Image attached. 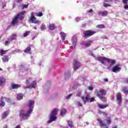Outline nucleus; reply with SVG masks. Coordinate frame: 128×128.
I'll return each mask as SVG.
<instances>
[{"mask_svg":"<svg viewBox=\"0 0 128 128\" xmlns=\"http://www.w3.org/2000/svg\"><path fill=\"white\" fill-rule=\"evenodd\" d=\"M96 28H106V26H104V24H101L98 25L96 26Z\"/></svg>","mask_w":128,"mask_h":128,"instance_id":"473e14b6","label":"nucleus"},{"mask_svg":"<svg viewBox=\"0 0 128 128\" xmlns=\"http://www.w3.org/2000/svg\"><path fill=\"white\" fill-rule=\"evenodd\" d=\"M38 65L40 66H42V63H39Z\"/></svg>","mask_w":128,"mask_h":128,"instance_id":"bf43d9fd","label":"nucleus"},{"mask_svg":"<svg viewBox=\"0 0 128 128\" xmlns=\"http://www.w3.org/2000/svg\"><path fill=\"white\" fill-rule=\"evenodd\" d=\"M30 34V31H26L24 34V38H26Z\"/></svg>","mask_w":128,"mask_h":128,"instance_id":"72a5a7b5","label":"nucleus"},{"mask_svg":"<svg viewBox=\"0 0 128 128\" xmlns=\"http://www.w3.org/2000/svg\"><path fill=\"white\" fill-rule=\"evenodd\" d=\"M20 87V85L18 84H12L11 85V88L12 90H15L16 88H18Z\"/></svg>","mask_w":128,"mask_h":128,"instance_id":"4be33fe9","label":"nucleus"},{"mask_svg":"<svg viewBox=\"0 0 128 128\" xmlns=\"http://www.w3.org/2000/svg\"><path fill=\"white\" fill-rule=\"evenodd\" d=\"M6 54V50H0V56H4Z\"/></svg>","mask_w":128,"mask_h":128,"instance_id":"7c9ffc66","label":"nucleus"},{"mask_svg":"<svg viewBox=\"0 0 128 128\" xmlns=\"http://www.w3.org/2000/svg\"><path fill=\"white\" fill-rule=\"evenodd\" d=\"M125 102L126 104H128V100H126Z\"/></svg>","mask_w":128,"mask_h":128,"instance_id":"6e6d98bb","label":"nucleus"},{"mask_svg":"<svg viewBox=\"0 0 128 128\" xmlns=\"http://www.w3.org/2000/svg\"><path fill=\"white\" fill-rule=\"evenodd\" d=\"M44 92H48V89H47L46 90H44Z\"/></svg>","mask_w":128,"mask_h":128,"instance_id":"5fc2aeb1","label":"nucleus"},{"mask_svg":"<svg viewBox=\"0 0 128 128\" xmlns=\"http://www.w3.org/2000/svg\"><path fill=\"white\" fill-rule=\"evenodd\" d=\"M126 84H128V80L125 82Z\"/></svg>","mask_w":128,"mask_h":128,"instance_id":"052dcab7","label":"nucleus"},{"mask_svg":"<svg viewBox=\"0 0 128 128\" xmlns=\"http://www.w3.org/2000/svg\"><path fill=\"white\" fill-rule=\"evenodd\" d=\"M10 60L8 56H6L2 58V60L4 62H8Z\"/></svg>","mask_w":128,"mask_h":128,"instance_id":"aec40b11","label":"nucleus"},{"mask_svg":"<svg viewBox=\"0 0 128 128\" xmlns=\"http://www.w3.org/2000/svg\"><path fill=\"white\" fill-rule=\"evenodd\" d=\"M60 34L61 38H62V40L63 42H64V40H66V35L64 32H61L60 33Z\"/></svg>","mask_w":128,"mask_h":128,"instance_id":"b1692460","label":"nucleus"},{"mask_svg":"<svg viewBox=\"0 0 128 128\" xmlns=\"http://www.w3.org/2000/svg\"><path fill=\"white\" fill-rule=\"evenodd\" d=\"M96 94L97 96H98L100 100H102V102H106V99L104 97V96L106 94V90L104 89H100L96 91Z\"/></svg>","mask_w":128,"mask_h":128,"instance_id":"7ed1b4c3","label":"nucleus"},{"mask_svg":"<svg viewBox=\"0 0 128 128\" xmlns=\"http://www.w3.org/2000/svg\"><path fill=\"white\" fill-rule=\"evenodd\" d=\"M68 126H70V128H72L74 125H72V121H68Z\"/></svg>","mask_w":128,"mask_h":128,"instance_id":"c9c22d12","label":"nucleus"},{"mask_svg":"<svg viewBox=\"0 0 128 128\" xmlns=\"http://www.w3.org/2000/svg\"><path fill=\"white\" fill-rule=\"evenodd\" d=\"M37 16H44V14L42 12H40L38 13H36Z\"/></svg>","mask_w":128,"mask_h":128,"instance_id":"4c0bfd02","label":"nucleus"},{"mask_svg":"<svg viewBox=\"0 0 128 128\" xmlns=\"http://www.w3.org/2000/svg\"><path fill=\"white\" fill-rule=\"evenodd\" d=\"M18 24V17L15 16L12 22L11 26H14Z\"/></svg>","mask_w":128,"mask_h":128,"instance_id":"2eb2a0df","label":"nucleus"},{"mask_svg":"<svg viewBox=\"0 0 128 128\" xmlns=\"http://www.w3.org/2000/svg\"><path fill=\"white\" fill-rule=\"evenodd\" d=\"M80 63L76 60H74V70H78V68H80Z\"/></svg>","mask_w":128,"mask_h":128,"instance_id":"9d476101","label":"nucleus"},{"mask_svg":"<svg viewBox=\"0 0 128 128\" xmlns=\"http://www.w3.org/2000/svg\"><path fill=\"white\" fill-rule=\"evenodd\" d=\"M72 94H70L66 97V100H70V98H72Z\"/></svg>","mask_w":128,"mask_h":128,"instance_id":"58836bf2","label":"nucleus"},{"mask_svg":"<svg viewBox=\"0 0 128 128\" xmlns=\"http://www.w3.org/2000/svg\"><path fill=\"white\" fill-rule=\"evenodd\" d=\"M124 10H128V3L124 4Z\"/></svg>","mask_w":128,"mask_h":128,"instance_id":"a19ab883","label":"nucleus"},{"mask_svg":"<svg viewBox=\"0 0 128 128\" xmlns=\"http://www.w3.org/2000/svg\"><path fill=\"white\" fill-rule=\"evenodd\" d=\"M96 31H93V30H86L84 32V37L86 38H90V36H94V34H96Z\"/></svg>","mask_w":128,"mask_h":128,"instance_id":"0eeeda50","label":"nucleus"},{"mask_svg":"<svg viewBox=\"0 0 128 128\" xmlns=\"http://www.w3.org/2000/svg\"><path fill=\"white\" fill-rule=\"evenodd\" d=\"M122 92L124 94H128V90L127 87H125L122 88Z\"/></svg>","mask_w":128,"mask_h":128,"instance_id":"f704fd0d","label":"nucleus"},{"mask_svg":"<svg viewBox=\"0 0 128 128\" xmlns=\"http://www.w3.org/2000/svg\"><path fill=\"white\" fill-rule=\"evenodd\" d=\"M64 76L66 80H68L70 78V71L66 72Z\"/></svg>","mask_w":128,"mask_h":128,"instance_id":"412c9836","label":"nucleus"},{"mask_svg":"<svg viewBox=\"0 0 128 128\" xmlns=\"http://www.w3.org/2000/svg\"><path fill=\"white\" fill-rule=\"evenodd\" d=\"M16 99L18 100H21L24 98V94H16Z\"/></svg>","mask_w":128,"mask_h":128,"instance_id":"a211bd4d","label":"nucleus"},{"mask_svg":"<svg viewBox=\"0 0 128 128\" xmlns=\"http://www.w3.org/2000/svg\"><path fill=\"white\" fill-rule=\"evenodd\" d=\"M77 105L79 106H82V104L80 102H77Z\"/></svg>","mask_w":128,"mask_h":128,"instance_id":"c03bdc74","label":"nucleus"},{"mask_svg":"<svg viewBox=\"0 0 128 128\" xmlns=\"http://www.w3.org/2000/svg\"><path fill=\"white\" fill-rule=\"evenodd\" d=\"M30 47H28L25 50H24V52L26 54H30Z\"/></svg>","mask_w":128,"mask_h":128,"instance_id":"2f4dec72","label":"nucleus"},{"mask_svg":"<svg viewBox=\"0 0 128 128\" xmlns=\"http://www.w3.org/2000/svg\"><path fill=\"white\" fill-rule=\"evenodd\" d=\"M72 46L71 48L72 50H74L76 48V36H73L72 38Z\"/></svg>","mask_w":128,"mask_h":128,"instance_id":"9b49d317","label":"nucleus"},{"mask_svg":"<svg viewBox=\"0 0 128 128\" xmlns=\"http://www.w3.org/2000/svg\"><path fill=\"white\" fill-rule=\"evenodd\" d=\"M97 120L100 124V126L101 128H108V127L104 123V121L98 118L97 119Z\"/></svg>","mask_w":128,"mask_h":128,"instance_id":"f8f14e48","label":"nucleus"},{"mask_svg":"<svg viewBox=\"0 0 128 128\" xmlns=\"http://www.w3.org/2000/svg\"><path fill=\"white\" fill-rule=\"evenodd\" d=\"M10 44V41H6L5 42V45L6 46H8Z\"/></svg>","mask_w":128,"mask_h":128,"instance_id":"de8ad7c7","label":"nucleus"},{"mask_svg":"<svg viewBox=\"0 0 128 128\" xmlns=\"http://www.w3.org/2000/svg\"><path fill=\"white\" fill-rule=\"evenodd\" d=\"M48 28L50 30H52L56 28V26H54V24H50L48 26Z\"/></svg>","mask_w":128,"mask_h":128,"instance_id":"a878e982","label":"nucleus"},{"mask_svg":"<svg viewBox=\"0 0 128 128\" xmlns=\"http://www.w3.org/2000/svg\"><path fill=\"white\" fill-rule=\"evenodd\" d=\"M86 124H88V122H86Z\"/></svg>","mask_w":128,"mask_h":128,"instance_id":"774afa93","label":"nucleus"},{"mask_svg":"<svg viewBox=\"0 0 128 128\" xmlns=\"http://www.w3.org/2000/svg\"><path fill=\"white\" fill-rule=\"evenodd\" d=\"M58 110H60L58 108H54L50 114V120L48 122V124H50V122H54L56 120V114H58Z\"/></svg>","mask_w":128,"mask_h":128,"instance_id":"39448f33","label":"nucleus"},{"mask_svg":"<svg viewBox=\"0 0 128 128\" xmlns=\"http://www.w3.org/2000/svg\"><path fill=\"white\" fill-rule=\"evenodd\" d=\"M34 30H36V27H34Z\"/></svg>","mask_w":128,"mask_h":128,"instance_id":"69168bd1","label":"nucleus"},{"mask_svg":"<svg viewBox=\"0 0 128 128\" xmlns=\"http://www.w3.org/2000/svg\"><path fill=\"white\" fill-rule=\"evenodd\" d=\"M124 4H128V0H122Z\"/></svg>","mask_w":128,"mask_h":128,"instance_id":"8fccbe9b","label":"nucleus"},{"mask_svg":"<svg viewBox=\"0 0 128 128\" xmlns=\"http://www.w3.org/2000/svg\"><path fill=\"white\" fill-rule=\"evenodd\" d=\"M90 56H93V58H95V60H98L102 64H104V62H108V64H111L110 65V68L112 67V64H116V60H114L112 59H110L106 57H101V56L96 57L94 54L92 52H90Z\"/></svg>","mask_w":128,"mask_h":128,"instance_id":"f03ea898","label":"nucleus"},{"mask_svg":"<svg viewBox=\"0 0 128 128\" xmlns=\"http://www.w3.org/2000/svg\"><path fill=\"white\" fill-rule=\"evenodd\" d=\"M4 128H8V126H6Z\"/></svg>","mask_w":128,"mask_h":128,"instance_id":"680f3d73","label":"nucleus"},{"mask_svg":"<svg viewBox=\"0 0 128 128\" xmlns=\"http://www.w3.org/2000/svg\"><path fill=\"white\" fill-rule=\"evenodd\" d=\"M77 96H80V93H78V94H77Z\"/></svg>","mask_w":128,"mask_h":128,"instance_id":"4d7b16f0","label":"nucleus"},{"mask_svg":"<svg viewBox=\"0 0 128 128\" xmlns=\"http://www.w3.org/2000/svg\"><path fill=\"white\" fill-rule=\"evenodd\" d=\"M98 12L99 16H106L108 14V12L106 10L98 11Z\"/></svg>","mask_w":128,"mask_h":128,"instance_id":"dca6fc26","label":"nucleus"},{"mask_svg":"<svg viewBox=\"0 0 128 128\" xmlns=\"http://www.w3.org/2000/svg\"><path fill=\"white\" fill-rule=\"evenodd\" d=\"M112 128H118L116 126H114Z\"/></svg>","mask_w":128,"mask_h":128,"instance_id":"0e129e2a","label":"nucleus"},{"mask_svg":"<svg viewBox=\"0 0 128 128\" xmlns=\"http://www.w3.org/2000/svg\"><path fill=\"white\" fill-rule=\"evenodd\" d=\"M88 90H94V87H92V86H89L88 88Z\"/></svg>","mask_w":128,"mask_h":128,"instance_id":"09e8293b","label":"nucleus"},{"mask_svg":"<svg viewBox=\"0 0 128 128\" xmlns=\"http://www.w3.org/2000/svg\"><path fill=\"white\" fill-rule=\"evenodd\" d=\"M30 20L32 22V24H40V21L36 20V18L34 16V13H31V17L30 18Z\"/></svg>","mask_w":128,"mask_h":128,"instance_id":"1a4fd4ad","label":"nucleus"},{"mask_svg":"<svg viewBox=\"0 0 128 128\" xmlns=\"http://www.w3.org/2000/svg\"><path fill=\"white\" fill-rule=\"evenodd\" d=\"M98 106L100 108H107L108 106L106 104H98Z\"/></svg>","mask_w":128,"mask_h":128,"instance_id":"cd10ccee","label":"nucleus"},{"mask_svg":"<svg viewBox=\"0 0 128 128\" xmlns=\"http://www.w3.org/2000/svg\"><path fill=\"white\" fill-rule=\"evenodd\" d=\"M6 78L4 77H0V86H2L3 84H5Z\"/></svg>","mask_w":128,"mask_h":128,"instance_id":"6ab92c4d","label":"nucleus"},{"mask_svg":"<svg viewBox=\"0 0 128 128\" xmlns=\"http://www.w3.org/2000/svg\"><path fill=\"white\" fill-rule=\"evenodd\" d=\"M92 44H94V41L92 40H89L84 43V46L86 48H88V46H90V45Z\"/></svg>","mask_w":128,"mask_h":128,"instance_id":"f3484780","label":"nucleus"},{"mask_svg":"<svg viewBox=\"0 0 128 128\" xmlns=\"http://www.w3.org/2000/svg\"><path fill=\"white\" fill-rule=\"evenodd\" d=\"M0 100H4V102H10V99L2 97L1 98Z\"/></svg>","mask_w":128,"mask_h":128,"instance_id":"c85d7f7f","label":"nucleus"},{"mask_svg":"<svg viewBox=\"0 0 128 128\" xmlns=\"http://www.w3.org/2000/svg\"><path fill=\"white\" fill-rule=\"evenodd\" d=\"M112 122V120H110V118H108V119L107 120V124H110Z\"/></svg>","mask_w":128,"mask_h":128,"instance_id":"79ce46f5","label":"nucleus"},{"mask_svg":"<svg viewBox=\"0 0 128 128\" xmlns=\"http://www.w3.org/2000/svg\"><path fill=\"white\" fill-rule=\"evenodd\" d=\"M40 30H46V25L44 24H42L40 26Z\"/></svg>","mask_w":128,"mask_h":128,"instance_id":"e433bc0d","label":"nucleus"},{"mask_svg":"<svg viewBox=\"0 0 128 128\" xmlns=\"http://www.w3.org/2000/svg\"><path fill=\"white\" fill-rule=\"evenodd\" d=\"M4 6H6V4H5V5H4V6H2V8H4Z\"/></svg>","mask_w":128,"mask_h":128,"instance_id":"e2e57ef3","label":"nucleus"},{"mask_svg":"<svg viewBox=\"0 0 128 128\" xmlns=\"http://www.w3.org/2000/svg\"><path fill=\"white\" fill-rule=\"evenodd\" d=\"M104 8H107V6H110L108 4H104Z\"/></svg>","mask_w":128,"mask_h":128,"instance_id":"49530a36","label":"nucleus"},{"mask_svg":"<svg viewBox=\"0 0 128 128\" xmlns=\"http://www.w3.org/2000/svg\"><path fill=\"white\" fill-rule=\"evenodd\" d=\"M116 98H117V102L119 106H120L122 104V95L120 94V93H118L116 95Z\"/></svg>","mask_w":128,"mask_h":128,"instance_id":"4468645a","label":"nucleus"},{"mask_svg":"<svg viewBox=\"0 0 128 128\" xmlns=\"http://www.w3.org/2000/svg\"><path fill=\"white\" fill-rule=\"evenodd\" d=\"M0 70H2V68H0Z\"/></svg>","mask_w":128,"mask_h":128,"instance_id":"338daca9","label":"nucleus"},{"mask_svg":"<svg viewBox=\"0 0 128 128\" xmlns=\"http://www.w3.org/2000/svg\"><path fill=\"white\" fill-rule=\"evenodd\" d=\"M34 38H36V36H34L32 38V40H34Z\"/></svg>","mask_w":128,"mask_h":128,"instance_id":"13d9d810","label":"nucleus"},{"mask_svg":"<svg viewBox=\"0 0 128 128\" xmlns=\"http://www.w3.org/2000/svg\"><path fill=\"white\" fill-rule=\"evenodd\" d=\"M22 0H17L16 2H18V4H20V2H22Z\"/></svg>","mask_w":128,"mask_h":128,"instance_id":"603ef678","label":"nucleus"},{"mask_svg":"<svg viewBox=\"0 0 128 128\" xmlns=\"http://www.w3.org/2000/svg\"><path fill=\"white\" fill-rule=\"evenodd\" d=\"M34 104V102L32 100H29L28 104V109L26 110L24 109L20 111V118H22L24 120H28L30 118L32 112Z\"/></svg>","mask_w":128,"mask_h":128,"instance_id":"f257e3e1","label":"nucleus"},{"mask_svg":"<svg viewBox=\"0 0 128 128\" xmlns=\"http://www.w3.org/2000/svg\"><path fill=\"white\" fill-rule=\"evenodd\" d=\"M66 110L64 108L61 109L60 110V116H66Z\"/></svg>","mask_w":128,"mask_h":128,"instance_id":"5701e85b","label":"nucleus"},{"mask_svg":"<svg viewBox=\"0 0 128 128\" xmlns=\"http://www.w3.org/2000/svg\"><path fill=\"white\" fill-rule=\"evenodd\" d=\"M26 12L22 11L18 13L17 16H16L17 17L18 20H22L24 18V14H26Z\"/></svg>","mask_w":128,"mask_h":128,"instance_id":"6e6552de","label":"nucleus"},{"mask_svg":"<svg viewBox=\"0 0 128 128\" xmlns=\"http://www.w3.org/2000/svg\"><path fill=\"white\" fill-rule=\"evenodd\" d=\"M8 116V112L6 111L3 113L2 118H6V116Z\"/></svg>","mask_w":128,"mask_h":128,"instance_id":"bb28decb","label":"nucleus"},{"mask_svg":"<svg viewBox=\"0 0 128 128\" xmlns=\"http://www.w3.org/2000/svg\"><path fill=\"white\" fill-rule=\"evenodd\" d=\"M20 52H22V50H20L16 49L12 51V54H20Z\"/></svg>","mask_w":128,"mask_h":128,"instance_id":"c756f323","label":"nucleus"},{"mask_svg":"<svg viewBox=\"0 0 128 128\" xmlns=\"http://www.w3.org/2000/svg\"><path fill=\"white\" fill-rule=\"evenodd\" d=\"M122 68L119 67L118 65H116L113 67V68H112V72H120Z\"/></svg>","mask_w":128,"mask_h":128,"instance_id":"ddd939ff","label":"nucleus"},{"mask_svg":"<svg viewBox=\"0 0 128 128\" xmlns=\"http://www.w3.org/2000/svg\"><path fill=\"white\" fill-rule=\"evenodd\" d=\"M104 82H108V80L107 78H105L104 79Z\"/></svg>","mask_w":128,"mask_h":128,"instance_id":"864d4df0","label":"nucleus"},{"mask_svg":"<svg viewBox=\"0 0 128 128\" xmlns=\"http://www.w3.org/2000/svg\"><path fill=\"white\" fill-rule=\"evenodd\" d=\"M6 104L4 103V100H1V104H0V106H4Z\"/></svg>","mask_w":128,"mask_h":128,"instance_id":"ea45409f","label":"nucleus"},{"mask_svg":"<svg viewBox=\"0 0 128 128\" xmlns=\"http://www.w3.org/2000/svg\"><path fill=\"white\" fill-rule=\"evenodd\" d=\"M26 86H27L25 87L24 88H36V81H32V78H29L26 80Z\"/></svg>","mask_w":128,"mask_h":128,"instance_id":"20e7f679","label":"nucleus"},{"mask_svg":"<svg viewBox=\"0 0 128 128\" xmlns=\"http://www.w3.org/2000/svg\"><path fill=\"white\" fill-rule=\"evenodd\" d=\"M88 12H89L90 14L92 12H94V10H92V9H90V10L88 11Z\"/></svg>","mask_w":128,"mask_h":128,"instance_id":"3c124183","label":"nucleus"},{"mask_svg":"<svg viewBox=\"0 0 128 128\" xmlns=\"http://www.w3.org/2000/svg\"><path fill=\"white\" fill-rule=\"evenodd\" d=\"M28 4H24L23 5V8H28Z\"/></svg>","mask_w":128,"mask_h":128,"instance_id":"a18cd8bd","label":"nucleus"},{"mask_svg":"<svg viewBox=\"0 0 128 128\" xmlns=\"http://www.w3.org/2000/svg\"><path fill=\"white\" fill-rule=\"evenodd\" d=\"M75 20H76V22H80V18L77 17V18H76Z\"/></svg>","mask_w":128,"mask_h":128,"instance_id":"37998d69","label":"nucleus"},{"mask_svg":"<svg viewBox=\"0 0 128 128\" xmlns=\"http://www.w3.org/2000/svg\"><path fill=\"white\" fill-rule=\"evenodd\" d=\"M86 100H84V97H82V100L84 104H86V102H94V98H90V96L88 94H86L85 97Z\"/></svg>","mask_w":128,"mask_h":128,"instance_id":"423d86ee","label":"nucleus"},{"mask_svg":"<svg viewBox=\"0 0 128 128\" xmlns=\"http://www.w3.org/2000/svg\"><path fill=\"white\" fill-rule=\"evenodd\" d=\"M16 34H14L12 35L8 38V40H16Z\"/></svg>","mask_w":128,"mask_h":128,"instance_id":"393cba45","label":"nucleus"}]
</instances>
